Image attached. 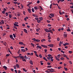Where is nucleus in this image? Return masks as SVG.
<instances>
[{
	"label": "nucleus",
	"mask_w": 73,
	"mask_h": 73,
	"mask_svg": "<svg viewBox=\"0 0 73 73\" xmlns=\"http://www.w3.org/2000/svg\"><path fill=\"white\" fill-rule=\"evenodd\" d=\"M48 27H51V25L49 24L48 25Z\"/></svg>",
	"instance_id": "61"
},
{
	"label": "nucleus",
	"mask_w": 73,
	"mask_h": 73,
	"mask_svg": "<svg viewBox=\"0 0 73 73\" xmlns=\"http://www.w3.org/2000/svg\"><path fill=\"white\" fill-rule=\"evenodd\" d=\"M64 69H65V70H68V68L65 67L64 68Z\"/></svg>",
	"instance_id": "43"
},
{
	"label": "nucleus",
	"mask_w": 73,
	"mask_h": 73,
	"mask_svg": "<svg viewBox=\"0 0 73 73\" xmlns=\"http://www.w3.org/2000/svg\"><path fill=\"white\" fill-rule=\"evenodd\" d=\"M64 58L63 57H61L60 60H64Z\"/></svg>",
	"instance_id": "51"
},
{
	"label": "nucleus",
	"mask_w": 73,
	"mask_h": 73,
	"mask_svg": "<svg viewBox=\"0 0 73 73\" xmlns=\"http://www.w3.org/2000/svg\"><path fill=\"white\" fill-rule=\"evenodd\" d=\"M9 18H11L12 17V15L11 14L9 15Z\"/></svg>",
	"instance_id": "45"
},
{
	"label": "nucleus",
	"mask_w": 73,
	"mask_h": 73,
	"mask_svg": "<svg viewBox=\"0 0 73 73\" xmlns=\"http://www.w3.org/2000/svg\"><path fill=\"white\" fill-rule=\"evenodd\" d=\"M47 23H50V21L49 20H47Z\"/></svg>",
	"instance_id": "62"
},
{
	"label": "nucleus",
	"mask_w": 73,
	"mask_h": 73,
	"mask_svg": "<svg viewBox=\"0 0 73 73\" xmlns=\"http://www.w3.org/2000/svg\"><path fill=\"white\" fill-rule=\"evenodd\" d=\"M63 44V41L60 42L59 46H61V44Z\"/></svg>",
	"instance_id": "8"
},
{
	"label": "nucleus",
	"mask_w": 73,
	"mask_h": 73,
	"mask_svg": "<svg viewBox=\"0 0 73 73\" xmlns=\"http://www.w3.org/2000/svg\"><path fill=\"white\" fill-rule=\"evenodd\" d=\"M27 55H31V54L29 53H27Z\"/></svg>",
	"instance_id": "63"
},
{
	"label": "nucleus",
	"mask_w": 73,
	"mask_h": 73,
	"mask_svg": "<svg viewBox=\"0 0 73 73\" xmlns=\"http://www.w3.org/2000/svg\"><path fill=\"white\" fill-rule=\"evenodd\" d=\"M57 57L58 58H60V54H58V56H57Z\"/></svg>",
	"instance_id": "37"
},
{
	"label": "nucleus",
	"mask_w": 73,
	"mask_h": 73,
	"mask_svg": "<svg viewBox=\"0 0 73 73\" xmlns=\"http://www.w3.org/2000/svg\"><path fill=\"white\" fill-rule=\"evenodd\" d=\"M47 59L48 60H50V57H47Z\"/></svg>",
	"instance_id": "52"
},
{
	"label": "nucleus",
	"mask_w": 73,
	"mask_h": 73,
	"mask_svg": "<svg viewBox=\"0 0 73 73\" xmlns=\"http://www.w3.org/2000/svg\"><path fill=\"white\" fill-rule=\"evenodd\" d=\"M54 72V70L52 68H51V70H50L49 72Z\"/></svg>",
	"instance_id": "9"
},
{
	"label": "nucleus",
	"mask_w": 73,
	"mask_h": 73,
	"mask_svg": "<svg viewBox=\"0 0 73 73\" xmlns=\"http://www.w3.org/2000/svg\"><path fill=\"white\" fill-rule=\"evenodd\" d=\"M44 50L45 51L44 53H46V52H47V50H46V49H44Z\"/></svg>",
	"instance_id": "41"
},
{
	"label": "nucleus",
	"mask_w": 73,
	"mask_h": 73,
	"mask_svg": "<svg viewBox=\"0 0 73 73\" xmlns=\"http://www.w3.org/2000/svg\"><path fill=\"white\" fill-rule=\"evenodd\" d=\"M21 50L23 52H25L26 51V50L24 49H21Z\"/></svg>",
	"instance_id": "20"
},
{
	"label": "nucleus",
	"mask_w": 73,
	"mask_h": 73,
	"mask_svg": "<svg viewBox=\"0 0 73 73\" xmlns=\"http://www.w3.org/2000/svg\"><path fill=\"white\" fill-rule=\"evenodd\" d=\"M23 71H24V72H27V70H26L24 68H23Z\"/></svg>",
	"instance_id": "28"
},
{
	"label": "nucleus",
	"mask_w": 73,
	"mask_h": 73,
	"mask_svg": "<svg viewBox=\"0 0 73 73\" xmlns=\"http://www.w3.org/2000/svg\"><path fill=\"white\" fill-rule=\"evenodd\" d=\"M1 22H2V24H4V21L3 20H2Z\"/></svg>",
	"instance_id": "54"
},
{
	"label": "nucleus",
	"mask_w": 73,
	"mask_h": 73,
	"mask_svg": "<svg viewBox=\"0 0 73 73\" xmlns=\"http://www.w3.org/2000/svg\"><path fill=\"white\" fill-rule=\"evenodd\" d=\"M61 67L60 66L58 67V69H61Z\"/></svg>",
	"instance_id": "56"
},
{
	"label": "nucleus",
	"mask_w": 73,
	"mask_h": 73,
	"mask_svg": "<svg viewBox=\"0 0 73 73\" xmlns=\"http://www.w3.org/2000/svg\"><path fill=\"white\" fill-rule=\"evenodd\" d=\"M46 41V40L44 39H43L41 40V42H43V41Z\"/></svg>",
	"instance_id": "23"
},
{
	"label": "nucleus",
	"mask_w": 73,
	"mask_h": 73,
	"mask_svg": "<svg viewBox=\"0 0 73 73\" xmlns=\"http://www.w3.org/2000/svg\"><path fill=\"white\" fill-rule=\"evenodd\" d=\"M8 14L7 13H6V16H8Z\"/></svg>",
	"instance_id": "42"
},
{
	"label": "nucleus",
	"mask_w": 73,
	"mask_h": 73,
	"mask_svg": "<svg viewBox=\"0 0 73 73\" xmlns=\"http://www.w3.org/2000/svg\"><path fill=\"white\" fill-rule=\"evenodd\" d=\"M39 56L40 58H42V55L41 54H39Z\"/></svg>",
	"instance_id": "36"
},
{
	"label": "nucleus",
	"mask_w": 73,
	"mask_h": 73,
	"mask_svg": "<svg viewBox=\"0 0 73 73\" xmlns=\"http://www.w3.org/2000/svg\"><path fill=\"white\" fill-rule=\"evenodd\" d=\"M14 4H17V2H14Z\"/></svg>",
	"instance_id": "59"
},
{
	"label": "nucleus",
	"mask_w": 73,
	"mask_h": 73,
	"mask_svg": "<svg viewBox=\"0 0 73 73\" xmlns=\"http://www.w3.org/2000/svg\"><path fill=\"white\" fill-rule=\"evenodd\" d=\"M29 62L30 64H31V65H33V61H32V60H30V61H29Z\"/></svg>",
	"instance_id": "16"
},
{
	"label": "nucleus",
	"mask_w": 73,
	"mask_h": 73,
	"mask_svg": "<svg viewBox=\"0 0 73 73\" xmlns=\"http://www.w3.org/2000/svg\"><path fill=\"white\" fill-rule=\"evenodd\" d=\"M64 36L65 37H67V35L66 34H64Z\"/></svg>",
	"instance_id": "26"
},
{
	"label": "nucleus",
	"mask_w": 73,
	"mask_h": 73,
	"mask_svg": "<svg viewBox=\"0 0 73 73\" xmlns=\"http://www.w3.org/2000/svg\"><path fill=\"white\" fill-rule=\"evenodd\" d=\"M39 7H40V8L41 10H43L42 8L41 7V6H39Z\"/></svg>",
	"instance_id": "35"
},
{
	"label": "nucleus",
	"mask_w": 73,
	"mask_h": 73,
	"mask_svg": "<svg viewBox=\"0 0 73 73\" xmlns=\"http://www.w3.org/2000/svg\"><path fill=\"white\" fill-rule=\"evenodd\" d=\"M43 59H44V60H45V61H48L47 59H46V58H45V57H43Z\"/></svg>",
	"instance_id": "24"
},
{
	"label": "nucleus",
	"mask_w": 73,
	"mask_h": 73,
	"mask_svg": "<svg viewBox=\"0 0 73 73\" xmlns=\"http://www.w3.org/2000/svg\"><path fill=\"white\" fill-rule=\"evenodd\" d=\"M19 57H20V58H22V59H24V56H18Z\"/></svg>",
	"instance_id": "13"
},
{
	"label": "nucleus",
	"mask_w": 73,
	"mask_h": 73,
	"mask_svg": "<svg viewBox=\"0 0 73 73\" xmlns=\"http://www.w3.org/2000/svg\"><path fill=\"white\" fill-rule=\"evenodd\" d=\"M32 40L35 41H37V42H40V40L38 39H36L35 38H32Z\"/></svg>",
	"instance_id": "2"
},
{
	"label": "nucleus",
	"mask_w": 73,
	"mask_h": 73,
	"mask_svg": "<svg viewBox=\"0 0 73 73\" xmlns=\"http://www.w3.org/2000/svg\"><path fill=\"white\" fill-rule=\"evenodd\" d=\"M22 61H25V62H26L27 61L26 60H25V59H23L22 60Z\"/></svg>",
	"instance_id": "33"
},
{
	"label": "nucleus",
	"mask_w": 73,
	"mask_h": 73,
	"mask_svg": "<svg viewBox=\"0 0 73 73\" xmlns=\"http://www.w3.org/2000/svg\"><path fill=\"white\" fill-rule=\"evenodd\" d=\"M44 31L46 32H47V33H48L49 32H50V33H51L53 34V32L52 31V30H48V29H44Z\"/></svg>",
	"instance_id": "1"
},
{
	"label": "nucleus",
	"mask_w": 73,
	"mask_h": 73,
	"mask_svg": "<svg viewBox=\"0 0 73 73\" xmlns=\"http://www.w3.org/2000/svg\"><path fill=\"white\" fill-rule=\"evenodd\" d=\"M31 45H32V46H33V47H35V44H34L31 43Z\"/></svg>",
	"instance_id": "25"
},
{
	"label": "nucleus",
	"mask_w": 73,
	"mask_h": 73,
	"mask_svg": "<svg viewBox=\"0 0 73 73\" xmlns=\"http://www.w3.org/2000/svg\"><path fill=\"white\" fill-rule=\"evenodd\" d=\"M69 63H70V64H72V62L70 61L69 62Z\"/></svg>",
	"instance_id": "55"
},
{
	"label": "nucleus",
	"mask_w": 73,
	"mask_h": 73,
	"mask_svg": "<svg viewBox=\"0 0 73 73\" xmlns=\"http://www.w3.org/2000/svg\"><path fill=\"white\" fill-rule=\"evenodd\" d=\"M67 31L68 32H70V31H71V30H70V29H67Z\"/></svg>",
	"instance_id": "34"
},
{
	"label": "nucleus",
	"mask_w": 73,
	"mask_h": 73,
	"mask_svg": "<svg viewBox=\"0 0 73 73\" xmlns=\"http://www.w3.org/2000/svg\"><path fill=\"white\" fill-rule=\"evenodd\" d=\"M50 63H49V62H47V64L48 65H50Z\"/></svg>",
	"instance_id": "47"
},
{
	"label": "nucleus",
	"mask_w": 73,
	"mask_h": 73,
	"mask_svg": "<svg viewBox=\"0 0 73 73\" xmlns=\"http://www.w3.org/2000/svg\"><path fill=\"white\" fill-rule=\"evenodd\" d=\"M37 4H39V3H40V1L38 0V1H37Z\"/></svg>",
	"instance_id": "50"
},
{
	"label": "nucleus",
	"mask_w": 73,
	"mask_h": 73,
	"mask_svg": "<svg viewBox=\"0 0 73 73\" xmlns=\"http://www.w3.org/2000/svg\"><path fill=\"white\" fill-rule=\"evenodd\" d=\"M3 68H5V70H7V66H3Z\"/></svg>",
	"instance_id": "14"
},
{
	"label": "nucleus",
	"mask_w": 73,
	"mask_h": 73,
	"mask_svg": "<svg viewBox=\"0 0 73 73\" xmlns=\"http://www.w3.org/2000/svg\"><path fill=\"white\" fill-rule=\"evenodd\" d=\"M63 56H64V57H66V58L67 57V56L66 55H65V54H64Z\"/></svg>",
	"instance_id": "46"
},
{
	"label": "nucleus",
	"mask_w": 73,
	"mask_h": 73,
	"mask_svg": "<svg viewBox=\"0 0 73 73\" xmlns=\"http://www.w3.org/2000/svg\"><path fill=\"white\" fill-rule=\"evenodd\" d=\"M14 25H15V27H19V25L17 24H16L15 23L14 24Z\"/></svg>",
	"instance_id": "21"
},
{
	"label": "nucleus",
	"mask_w": 73,
	"mask_h": 73,
	"mask_svg": "<svg viewBox=\"0 0 73 73\" xmlns=\"http://www.w3.org/2000/svg\"><path fill=\"white\" fill-rule=\"evenodd\" d=\"M32 11L33 12H35V11L34 10V9H33V8H32Z\"/></svg>",
	"instance_id": "32"
},
{
	"label": "nucleus",
	"mask_w": 73,
	"mask_h": 73,
	"mask_svg": "<svg viewBox=\"0 0 73 73\" xmlns=\"http://www.w3.org/2000/svg\"><path fill=\"white\" fill-rule=\"evenodd\" d=\"M35 56H36L37 57H39V56L37 54H35Z\"/></svg>",
	"instance_id": "48"
},
{
	"label": "nucleus",
	"mask_w": 73,
	"mask_h": 73,
	"mask_svg": "<svg viewBox=\"0 0 73 73\" xmlns=\"http://www.w3.org/2000/svg\"><path fill=\"white\" fill-rule=\"evenodd\" d=\"M24 31H25L26 33H28V31H27V30L25 29H24Z\"/></svg>",
	"instance_id": "15"
},
{
	"label": "nucleus",
	"mask_w": 73,
	"mask_h": 73,
	"mask_svg": "<svg viewBox=\"0 0 73 73\" xmlns=\"http://www.w3.org/2000/svg\"><path fill=\"white\" fill-rule=\"evenodd\" d=\"M68 52L69 53H72V51H68Z\"/></svg>",
	"instance_id": "49"
},
{
	"label": "nucleus",
	"mask_w": 73,
	"mask_h": 73,
	"mask_svg": "<svg viewBox=\"0 0 73 73\" xmlns=\"http://www.w3.org/2000/svg\"><path fill=\"white\" fill-rule=\"evenodd\" d=\"M48 57H52V55L50 54H49L48 55Z\"/></svg>",
	"instance_id": "29"
},
{
	"label": "nucleus",
	"mask_w": 73,
	"mask_h": 73,
	"mask_svg": "<svg viewBox=\"0 0 73 73\" xmlns=\"http://www.w3.org/2000/svg\"><path fill=\"white\" fill-rule=\"evenodd\" d=\"M2 13H3V14H5V11H2Z\"/></svg>",
	"instance_id": "58"
},
{
	"label": "nucleus",
	"mask_w": 73,
	"mask_h": 73,
	"mask_svg": "<svg viewBox=\"0 0 73 73\" xmlns=\"http://www.w3.org/2000/svg\"><path fill=\"white\" fill-rule=\"evenodd\" d=\"M50 16H51L52 17H53L54 16V14L52 13L50 14Z\"/></svg>",
	"instance_id": "10"
},
{
	"label": "nucleus",
	"mask_w": 73,
	"mask_h": 73,
	"mask_svg": "<svg viewBox=\"0 0 73 73\" xmlns=\"http://www.w3.org/2000/svg\"><path fill=\"white\" fill-rule=\"evenodd\" d=\"M14 28L15 29H17V27L16 26H14Z\"/></svg>",
	"instance_id": "39"
},
{
	"label": "nucleus",
	"mask_w": 73,
	"mask_h": 73,
	"mask_svg": "<svg viewBox=\"0 0 73 73\" xmlns=\"http://www.w3.org/2000/svg\"><path fill=\"white\" fill-rule=\"evenodd\" d=\"M10 37L11 38V39H13V40H15V39H14V38H13V36L12 35H10Z\"/></svg>",
	"instance_id": "4"
},
{
	"label": "nucleus",
	"mask_w": 73,
	"mask_h": 73,
	"mask_svg": "<svg viewBox=\"0 0 73 73\" xmlns=\"http://www.w3.org/2000/svg\"><path fill=\"white\" fill-rule=\"evenodd\" d=\"M35 19H36V20H37V21L38 20H39L38 18H35Z\"/></svg>",
	"instance_id": "40"
},
{
	"label": "nucleus",
	"mask_w": 73,
	"mask_h": 73,
	"mask_svg": "<svg viewBox=\"0 0 73 73\" xmlns=\"http://www.w3.org/2000/svg\"><path fill=\"white\" fill-rule=\"evenodd\" d=\"M41 46H42V47H43V48H48V47L47 46L44 45L43 44H42L41 45Z\"/></svg>",
	"instance_id": "5"
},
{
	"label": "nucleus",
	"mask_w": 73,
	"mask_h": 73,
	"mask_svg": "<svg viewBox=\"0 0 73 73\" xmlns=\"http://www.w3.org/2000/svg\"><path fill=\"white\" fill-rule=\"evenodd\" d=\"M23 13L24 15H25V11H23Z\"/></svg>",
	"instance_id": "44"
},
{
	"label": "nucleus",
	"mask_w": 73,
	"mask_h": 73,
	"mask_svg": "<svg viewBox=\"0 0 73 73\" xmlns=\"http://www.w3.org/2000/svg\"><path fill=\"white\" fill-rule=\"evenodd\" d=\"M13 37H14V38H15V37H16V35H15V34H13Z\"/></svg>",
	"instance_id": "31"
},
{
	"label": "nucleus",
	"mask_w": 73,
	"mask_h": 73,
	"mask_svg": "<svg viewBox=\"0 0 73 73\" xmlns=\"http://www.w3.org/2000/svg\"><path fill=\"white\" fill-rule=\"evenodd\" d=\"M57 41H60V38H57Z\"/></svg>",
	"instance_id": "64"
},
{
	"label": "nucleus",
	"mask_w": 73,
	"mask_h": 73,
	"mask_svg": "<svg viewBox=\"0 0 73 73\" xmlns=\"http://www.w3.org/2000/svg\"><path fill=\"white\" fill-rule=\"evenodd\" d=\"M20 50H18V54H19V53H20Z\"/></svg>",
	"instance_id": "38"
},
{
	"label": "nucleus",
	"mask_w": 73,
	"mask_h": 73,
	"mask_svg": "<svg viewBox=\"0 0 73 73\" xmlns=\"http://www.w3.org/2000/svg\"><path fill=\"white\" fill-rule=\"evenodd\" d=\"M28 11L29 13H31V9H28Z\"/></svg>",
	"instance_id": "17"
},
{
	"label": "nucleus",
	"mask_w": 73,
	"mask_h": 73,
	"mask_svg": "<svg viewBox=\"0 0 73 73\" xmlns=\"http://www.w3.org/2000/svg\"><path fill=\"white\" fill-rule=\"evenodd\" d=\"M59 13L60 15H62V13L61 12V11H59Z\"/></svg>",
	"instance_id": "60"
},
{
	"label": "nucleus",
	"mask_w": 73,
	"mask_h": 73,
	"mask_svg": "<svg viewBox=\"0 0 73 73\" xmlns=\"http://www.w3.org/2000/svg\"><path fill=\"white\" fill-rule=\"evenodd\" d=\"M16 66L18 68H20V66H19V64H16Z\"/></svg>",
	"instance_id": "18"
},
{
	"label": "nucleus",
	"mask_w": 73,
	"mask_h": 73,
	"mask_svg": "<svg viewBox=\"0 0 73 73\" xmlns=\"http://www.w3.org/2000/svg\"><path fill=\"white\" fill-rule=\"evenodd\" d=\"M51 67H52V66H47V68H51Z\"/></svg>",
	"instance_id": "57"
},
{
	"label": "nucleus",
	"mask_w": 73,
	"mask_h": 73,
	"mask_svg": "<svg viewBox=\"0 0 73 73\" xmlns=\"http://www.w3.org/2000/svg\"><path fill=\"white\" fill-rule=\"evenodd\" d=\"M36 47L37 48H39L40 49H42L41 46H37Z\"/></svg>",
	"instance_id": "11"
},
{
	"label": "nucleus",
	"mask_w": 73,
	"mask_h": 73,
	"mask_svg": "<svg viewBox=\"0 0 73 73\" xmlns=\"http://www.w3.org/2000/svg\"><path fill=\"white\" fill-rule=\"evenodd\" d=\"M55 58L56 60H57V61H60V59L58 58L56 56H55Z\"/></svg>",
	"instance_id": "12"
},
{
	"label": "nucleus",
	"mask_w": 73,
	"mask_h": 73,
	"mask_svg": "<svg viewBox=\"0 0 73 73\" xmlns=\"http://www.w3.org/2000/svg\"><path fill=\"white\" fill-rule=\"evenodd\" d=\"M39 19H40V20H43V19L42 17H39Z\"/></svg>",
	"instance_id": "27"
},
{
	"label": "nucleus",
	"mask_w": 73,
	"mask_h": 73,
	"mask_svg": "<svg viewBox=\"0 0 73 73\" xmlns=\"http://www.w3.org/2000/svg\"><path fill=\"white\" fill-rule=\"evenodd\" d=\"M61 53H65V52H64V51L62 50H61Z\"/></svg>",
	"instance_id": "53"
},
{
	"label": "nucleus",
	"mask_w": 73,
	"mask_h": 73,
	"mask_svg": "<svg viewBox=\"0 0 73 73\" xmlns=\"http://www.w3.org/2000/svg\"><path fill=\"white\" fill-rule=\"evenodd\" d=\"M41 46H42V47H43V48H48V47L47 46L44 45L43 44H42L41 45Z\"/></svg>",
	"instance_id": "6"
},
{
	"label": "nucleus",
	"mask_w": 73,
	"mask_h": 73,
	"mask_svg": "<svg viewBox=\"0 0 73 73\" xmlns=\"http://www.w3.org/2000/svg\"><path fill=\"white\" fill-rule=\"evenodd\" d=\"M33 16H34V17H38L36 14H33Z\"/></svg>",
	"instance_id": "22"
},
{
	"label": "nucleus",
	"mask_w": 73,
	"mask_h": 73,
	"mask_svg": "<svg viewBox=\"0 0 73 73\" xmlns=\"http://www.w3.org/2000/svg\"><path fill=\"white\" fill-rule=\"evenodd\" d=\"M53 5H57V6H58V4H55V3H53Z\"/></svg>",
	"instance_id": "30"
},
{
	"label": "nucleus",
	"mask_w": 73,
	"mask_h": 73,
	"mask_svg": "<svg viewBox=\"0 0 73 73\" xmlns=\"http://www.w3.org/2000/svg\"><path fill=\"white\" fill-rule=\"evenodd\" d=\"M34 8L35 9V10H36L37 9H38V8L37 6L34 7Z\"/></svg>",
	"instance_id": "19"
},
{
	"label": "nucleus",
	"mask_w": 73,
	"mask_h": 73,
	"mask_svg": "<svg viewBox=\"0 0 73 73\" xmlns=\"http://www.w3.org/2000/svg\"><path fill=\"white\" fill-rule=\"evenodd\" d=\"M19 44L20 45H25V44H24V43H23V42H19Z\"/></svg>",
	"instance_id": "7"
},
{
	"label": "nucleus",
	"mask_w": 73,
	"mask_h": 73,
	"mask_svg": "<svg viewBox=\"0 0 73 73\" xmlns=\"http://www.w3.org/2000/svg\"><path fill=\"white\" fill-rule=\"evenodd\" d=\"M48 46H49V47H50L51 48H52L53 47V44H50L48 45Z\"/></svg>",
	"instance_id": "3"
}]
</instances>
